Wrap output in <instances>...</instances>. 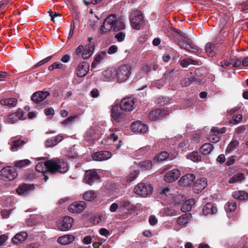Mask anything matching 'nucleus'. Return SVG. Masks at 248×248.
<instances>
[{
	"instance_id": "6",
	"label": "nucleus",
	"mask_w": 248,
	"mask_h": 248,
	"mask_svg": "<svg viewBox=\"0 0 248 248\" xmlns=\"http://www.w3.org/2000/svg\"><path fill=\"white\" fill-rule=\"evenodd\" d=\"M17 175L15 169L11 167H6L1 170L0 178L4 181H12L16 177Z\"/></svg>"
},
{
	"instance_id": "26",
	"label": "nucleus",
	"mask_w": 248,
	"mask_h": 248,
	"mask_svg": "<svg viewBox=\"0 0 248 248\" xmlns=\"http://www.w3.org/2000/svg\"><path fill=\"white\" fill-rule=\"evenodd\" d=\"M22 111L21 110H18L15 113H12L8 115L7 118V121L8 123L13 124L21 119Z\"/></svg>"
},
{
	"instance_id": "19",
	"label": "nucleus",
	"mask_w": 248,
	"mask_h": 248,
	"mask_svg": "<svg viewBox=\"0 0 248 248\" xmlns=\"http://www.w3.org/2000/svg\"><path fill=\"white\" fill-rule=\"evenodd\" d=\"M50 95L48 92L38 91L34 93L31 97V99L35 103H39Z\"/></svg>"
},
{
	"instance_id": "5",
	"label": "nucleus",
	"mask_w": 248,
	"mask_h": 248,
	"mask_svg": "<svg viewBox=\"0 0 248 248\" xmlns=\"http://www.w3.org/2000/svg\"><path fill=\"white\" fill-rule=\"evenodd\" d=\"M152 190L153 188L150 184L143 183L138 184L134 189L136 194L144 197L151 194Z\"/></svg>"
},
{
	"instance_id": "22",
	"label": "nucleus",
	"mask_w": 248,
	"mask_h": 248,
	"mask_svg": "<svg viewBox=\"0 0 248 248\" xmlns=\"http://www.w3.org/2000/svg\"><path fill=\"white\" fill-rule=\"evenodd\" d=\"M34 186L32 185L23 184L19 186L16 189V192L20 195H27L29 192L33 189Z\"/></svg>"
},
{
	"instance_id": "27",
	"label": "nucleus",
	"mask_w": 248,
	"mask_h": 248,
	"mask_svg": "<svg viewBox=\"0 0 248 248\" xmlns=\"http://www.w3.org/2000/svg\"><path fill=\"white\" fill-rule=\"evenodd\" d=\"M27 236L28 234L26 232H21L15 235L12 238V241L15 244H18L25 241Z\"/></svg>"
},
{
	"instance_id": "9",
	"label": "nucleus",
	"mask_w": 248,
	"mask_h": 248,
	"mask_svg": "<svg viewBox=\"0 0 248 248\" xmlns=\"http://www.w3.org/2000/svg\"><path fill=\"white\" fill-rule=\"evenodd\" d=\"M27 141L22 140L17 137L12 138L8 143L10 145V149L12 152H16L22 148V146L26 143Z\"/></svg>"
},
{
	"instance_id": "43",
	"label": "nucleus",
	"mask_w": 248,
	"mask_h": 248,
	"mask_svg": "<svg viewBox=\"0 0 248 248\" xmlns=\"http://www.w3.org/2000/svg\"><path fill=\"white\" fill-rule=\"evenodd\" d=\"M239 144V142L237 140H232L228 145L226 152L228 153H231L236 149Z\"/></svg>"
},
{
	"instance_id": "34",
	"label": "nucleus",
	"mask_w": 248,
	"mask_h": 248,
	"mask_svg": "<svg viewBox=\"0 0 248 248\" xmlns=\"http://www.w3.org/2000/svg\"><path fill=\"white\" fill-rule=\"evenodd\" d=\"M0 104L9 107H14L17 104V100L14 98H4L1 100Z\"/></svg>"
},
{
	"instance_id": "7",
	"label": "nucleus",
	"mask_w": 248,
	"mask_h": 248,
	"mask_svg": "<svg viewBox=\"0 0 248 248\" xmlns=\"http://www.w3.org/2000/svg\"><path fill=\"white\" fill-rule=\"evenodd\" d=\"M125 114L122 112V110L118 105L114 106L111 109V117L115 123H119L124 119Z\"/></svg>"
},
{
	"instance_id": "1",
	"label": "nucleus",
	"mask_w": 248,
	"mask_h": 248,
	"mask_svg": "<svg viewBox=\"0 0 248 248\" xmlns=\"http://www.w3.org/2000/svg\"><path fill=\"white\" fill-rule=\"evenodd\" d=\"M69 169L67 163L63 159H51L45 162H39L36 166L35 170L39 172L45 173L46 171L54 174L64 173Z\"/></svg>"
},
{
	"instance_id": "10",
	"label": "nucleus",
	"mask_w": 248,
	"mask_h": 248,
	"mask_svg": "<svg viewBox=\"0 0 248 248\" xmlns=\"http://www.w3.org/2000/svg\"><path fill=\"white\" fill-rule=\"evenodd\" d=\"M100 176L95 170H87L85 172L84 181L89 185H92L94 183L98 182Z\"/></svg>"
},
{
	"instance_id": "16",
	"label": "nucleus",
	"mask_w": 248,
	"mask_h": 248,
	"mask_svg": "<svg viewBox=\"0 0 248 248\" xmlns=\"http://www.w3.org/2000/svg\"><path fill=\"white\" fill-rule=\"evenodd\" d=\"M168 111L163 109H155L151 111L149 115L150 120L152 121H156L160 119L164 118L166 115H168Z\"/></svg>"
},
{
	"instance_id": "44",
	"label": "nucleus",
	"mask_w": 248,
	"mask_h": 248,
	"mask_svg": "<svg viewBox=\"0 0 248 248\" xmlns=\"http://www.w3.org/2000/svg\"><path fill=\"white\" fill-rule=\"evenodd\" d=\"M95 132L92 128H89L85 134V138L89 141H92L95 139Z\"/></svg>"
},
{
	"instance_id": "53",
	"label": "nucleus",
	"mask_w": 248,
	"mask_h": 248,
	"mask_svg": "<svg viewBox=\"0 0 248 248\" xmlns=\"http://www.w3.org/2000/svg\"><path fill=\"white\" fill-rule=\"evenodd\" d=\"M120 205L125 209L129 210L132 208L130 202L127 200H124L120 202Z\"/></svg>"
},
{
	"instance_id": "50",
	"label": "nucleus",
	"mask_w": 248,
	"mask_h": 248,
	"mask_svg": "<svg viewBox=\"0 0 248 248\" xmlns=\"http://www.w3.org/2000/svg\"><path fill=\"white\" fill-rule=\"evenodd\" d=\"M63 67V64L59 62H55L51 65H50L48 69L49 71H52L54 69H62Z\"/></svg>"
},
{
	"instance_id": "31",
	"label": "nucleus",
	"mask_w": 248,
	"mask_h": 248,
	"mask_svg": "<svg viewBox=\"0 0 248 248\" xmlns=\"http://www.w3.org/2000/svg\"><path fill=\"white\" fill-rule=\"evenodd\" d=\"M180 65L183 68H186L190 64L197 65H199L198 61L191 58L184 59L180 61Z\"/></svg>"
},
{
	"instance_id": "17",
	"label": "nucleus",
	"mask_w": 248,
	"mask_h": 248,
	"mask_svg": "<svg viewBox=\"0 0 248 248\" xmlns=\"http://www.w3.org/2000/svg\"><path fill=\"white\" fill-rule=\"evenodd\" d=\"M86 207V203L83 201L75 202L69 205L68 210L71 213H79L83 211Z\"/></svg>"
},
{
	"instance_id": "46",
	"label": "nucleus",
	"mask_w": 248,
	"mask_h": 248,
	"mask_svg": "<svg viewBox=\"0 0 248 248\" xmlns=\"http://www.w3.org/2000/svg\"><path fill=\"white\" fill-rule=\"evenodd\" d=\"M243 116L242 114H236L232 116V119L229 121V123L232 124H236L241 122Z\"/></svg>"
},
{
	"instance_id": "36",
	"label": "nucleus",
	"mask_w": 248,
	"mask_h": 248,
	"mask_svg": "<svg viewBox=\"0 0 248 248\" xmlns=\"http://www.w3.org/2000/svg\"><path fill=\"white\" fill-rule=\"evenodd\" d=\"M245 179V176L243 173H237L230 178L229 183L235 184L239 183Z\"/></svg>"
},
{
	"instance_id": "52",
	"label": "nucleus",
	"mask_w": 248,
	"mask_h": 248,
	"mask_svg": "<svg viewBox=\"0 0 248 248\" xmlns=\"http://www.w3.org/2000/svg\"><path fill=\"white\" fill-rule=\"evenodd\" d=\"M125 37V32L124 31H119L115 34V37L119 42L123 41Z\"/></svg>"
},
{
	"instance_id": "42",
	"label": "nucleus",
	"mask_w": 248,
	"mask_h": 248,
	"mask_svg": "<svg viewBox=\"0 0 248 248\" xmlns=\"http://www.w3.org/2000/svg\"><path fill=\"white\" fill-rule=\"evenodd\" d=\"M103 76L107 79L110 80L115 78V72L111 69H108L102 72Z\"/></svg>"
},
{
	"instance_id": "28",
	"label": "nucleus",
	"mask_w": 248,
	"mask_h": 248,
	"mask_svg": "<svg viewBox=\"0 0 248 248\" xmlns=\"http://www.w3.org/2000/svg\"><path fill=\"white\" fill-rule=\"evenodd\" d=\"M195 203V201L193 199H190L186 201L182 205L181 211L186 212L191 210Z\"/></svg>"
},
{
	"instance_id": "30",
	"label": "nucleus",
	"mask_w": 248,
	"mask_h": 248,
	"mask_svg": "<svg viewBox=\"0 0 248 248\" xmlns=\"http://www.w3.org/2000/svg\"><path fill=\"white\" fill-rule=\"evenodd\" d=\"M191 215L190 214H185L179 217L177 220V223L181 226L185 225L190 220Z\"/></svg>"
},
{
	"instance_id": "18",
	"label": "nucleus",
	"mask_w": 248,
	"mask_h": 248,
	"mask_svg": "<svg viewBox=\"0 0 248 248\" xmlns=\"http://www.w3.org/2000/svg\"><path fill=\"white\" fill-rule=\"evenodd\" d=\"M180 171L178 169H173L167 172L164 176V180L167 183L172 182L177 180L180 176Z\"/></svg>"
},
{
	"instance_id": "51",
	"label": "nucleus",
	"mask_w": 248,
	"mask_h": 248,
	"mask_svg": "<svg viewBox=\"0 0 248 248\" xmlns=\"http://www.w3.org/2000/svg\"><path fill=\"white\" fill-rule=\"evenodd\" d=\"M190 158L194 162H198L201 159V156L198 152H193L190 155Z\"/></svg>"
},
{
	"instance_id": "49",
	"label": "nucleus",
	"mask_w": 248,
	"mask_h": 248,
	"mask_svg": "<svg viewBox=\"0 0 248 248\" xmlns=\"http://www.w3.org/2000/svg\"><path fill=\"white\" fill-rule=\"evenodd\" d=\"M77 116H70L67 119L62 121V124L64 125H70L74 123L75 120L77 118Z\"/></svg>"
},
{
	"instance_id": "61",
	"label": "nucleus",
	"mask_w": 248,
	"mask_h": 248,
	"mask_svg": "<svg viewBox=\"0 0 248 248\" xmlns=\"http://www.w3.org/2000/svg\"><path fill=\"white\" fill-rule=\"evenodd\" d=\"M149 222L151 225H155L157 223V219L154 215H151L149 217Z\"/></svg>"
},
{
	"instance_id": "55",
	"label": "nucleus",
	"mask_w": 248,
	"mask_h": 248,
	"mask_svg": "<svg viewBox=\"0 0 248 248\" xmlns=\"http://www.w3.org/2000/svg\"><path fill=\"white\" fill-rule=\"evenodd\" d=\"M246 128L245 125H241L235 129V134L241 136L246 133Z\"/></svg>"
},
{
	"instance_id": "56",
	"label": "nucleus",
	"mask_w": 248,
	"mask_h": 248,
	"mask_svg": "<svg viewBox=\"0 0 248 248\" xmlns=\"http://www.w3.org/2000/svg\"><path fill=\"white\" fill-rule=\"evenodd\" d=\"M141 166L144 170H150L152 168V163L151 161H145L141 163Z\"/></svg>"
},
{
	"instance_id": "29",
	"label": "nucleus",
	"mask_w": 248,
	"mask_h": 248,
	"mask_svg": "<svg viewBox=\"0 0 248 248\" xmlns=\"http://www.w3.org/2000/svg\"><path fill=\"white\" fill-rule=\"evenodd\" d=\"M107 55L105 51H102L98 54L92 63V67L95 68L102 60L107 58Z\"/></svg>"
},
{
	"instance_id": "4",
	"label": "nucleus",
	"mask_w": 248,
	"mask_h": 248,
	"mask_svg": "<svg viewBox=\"0 0 248 248\" xmlns=\"http://www.w3.org/2000/svg\"><path fill=\"white\" fill-rule=\"evenodd\" d=\"M131 26L136 30L140 29L143 24V16L141 12L138 10L132 11L129 16Z\"/></svg>"
},
{
	"instance_id": "45",
	"label": "nucleus",
	"mask_w": 248,
	"mask_h": 248,
	"mask_svg": "<svg viewBox=\"0 0 248 248\" xmlns=\"http://www.w3.org/2000/svg\"><path fill=\"white\" fill-rule=\"evenodd\" d=\"M236 207V203L232 201L228 202L225 206L226 212L234 211Z\"/></svg>"
},
{
	"instance_id": "39",
	"label": "nucleus",
	"mask_w": 248,
	"mask_h": 248,
	"mask_svg": "<svg viewBox=\"0 0 248 248\" xmlns=\"http://www.w3.org/2000/svg\"><path fill=\"white\" fill-rule=\"evenodd\" d=\"M97 196V193L95 191L90 190L86 191L83 195V198L87 201H92Z\"/></svg>"
},
{
	"instance_id": "54",
	"label": "nucleus",
	"mask_w": 248,
	"mask_h": 248,
	"mask_svg": "<svg viewBox=\"0 0 248 248\" xmlns=\"http://www.w3.org/2000/svg\"><path fill=\"white\" fill-rule=\"evenodd\" d=\"M220 66L225 68V67L232 66V60L231 59L223 60L220 62Z\"/></svg>"
},
{
	"instance_id": "21",
	"label": "nucleus",
	"mask_w": 248,
	"mask_h": 248,
	"mask_svg": "<svg viewBox=\"0 0 248 248\" xmlns=\"http://www.w3.org/2000/svg\"><path fill=\"white\" fill-rule=\"evenodd\" d=\"M195 179L194 174L188 173L182 176L179 180V183L181 186H187L190 185Z\"/></svg>"
},
{
	"instance_id": "3",
	"label": "nucleus",
	"mask_w": 248,
	"mask_h": 248,
	"mask_svg": "<svg viewBox=\"0 0 248 248\" xmlns=\"http://www.w3.org/2000/svg\"><path fill=\"white\" fill-rule=\"evenodd\" d=\"M132 68L127 64H123L118 66L115 69V78L118 82L121 83L126 81L131 74Z\"/></svg>"
},
{
	"instance_id": "41",
	"label": "nucleus",
	"mask_w": 248,
	"mask_h": 248,
	"mask_svg": "<svg viewBox=\"0 0 248 248\" xmlns=\"http://www.w3.org/2000/svg\"><path fill=\"white\" fill-rule=\"evenodd\" d=\"M174 42L179 45L182 48L186 49L188 51L189 48H190V45L191 44H189L184 40L180 41L178 38H175Z\"/></svg>"
},
{
	"instance_id": "62",
	"label": "nucleus",
	"mask_w": 248,
	"mask_h": 248,
	"mask_svg": "<svg viewBox=\"0 0 248 248\" xmlns=\"http://www.w3.org/2000/svg\"><path fill=\"white\" fill-rule=\"evenodd\" d=\"M84 46L83 45H79L76 50V53L78 56H82V53L84 49Z\"/></svg>"
},
{
	"instance_id": "63",
	"label": "nucleus",
	"mask_w": 248,
	"mask_h": 248,
	"mask_svg": "<svg viewBox=\"0 0 248 248\" xmlns=\"http://www.w3.org/2000/svg\"><path fill=\"white\" fill-rule=\"evenodd\" d=\"M8 239V236L6 234L0 235V246H3Z\"/></svg>"
},
{
	"instance_id": "32",
	"label": "nucleus",
	"mask_w": 248,
	"mask_h": 248,
	"mask_svg": "<svg viewBox=\"0 0 248 248\" xmlns=\"http://www.w3.org/2000/svg\"><path fill=\"white\" fill-rule=\"evenodd\" d=\"M213 144L210 143L203 144L200 148V152L204 155L210 154L214 149Z\"/></svg>"
},
{
	"instance_id": "47",
	"label": "nucleus",
	"mask_w": 248,
	"mask_h": 248,
	"mask_svg": "<svg viewBox=\"0 0 248 248\" xmlns=\"http://www.w3.org/2000/svg\"><path fill=\"white\" fill-rule=\"evenodd\" d=\"M31 161L28 159H24L15 162V166L19 168L25 167L30 164Z\"/></svg>"
},
{
	"instance_id": "8",
	"label": "nucleus",
	"mask_w": 248,
	"mask_h": 248,
	"mask_svg": "<svg viewBox=\"0 0 248 248\" xmlns=\"http://www.w3.org/2000/svg\"><path fill=\"white\" fill-rule=\"evenodd\" d=\"M226 132V128L222 127L219 128L214 127L210 131V134L208 137V140L210 142H218L220 139V134H223Z\"/></svg>"
},
{
	"instance_id": "13",
	"label": "nucleus",
	"mask_w": 248,
	"mask_h": 248,
	"mask_svg": "<svg viewBox=\"0 0 248 248\" xmlns=\"http://www.w3.org/2000/svg\"><path fill=\"white\" fill-rule=\"evenodd\" d=\"M207 182L205 178H201L196 180L193 186V190L194 193H201L207 186Z\"/></svg>"
},
{
	"instance_id": "23",
	"label": "nucleus",
	"mask_w": 248,
	"mask_h": 248,
	"mask_svg": "<svg viewBox=\"0 0 248 248\" xmlns=\"http://www.w3.org/2000/svg\"><path fill=\"white\" fill-rule=\"evenodd\" d=\"M75 236L71 234H66L58 238V242L63 245H68L75 240Z\"/></svg>"
},
{
	"instance_id": "2",
	"label": "nucleus",
	"mask_w": 248,
	"mask_h": 248,
	"mask_svg": "<svg viewBox=\"0 0 248 248\" xmlns=\"http://www.w3.org/2000/svg\"><path fill=\"white\" fill-rule=\"evenodd\" d=\"M125 25L121 18L112 14L108 16L104 20L101 26L100 31L101 33H106L112 31L115 32L124 30Z\"/></svg>"
},
{
	"instance_id": "48",
	"label": "nucleus",
	"mask_w": 248,
	"mask_h": 248,
	"mask_svg": "<svg viewBox=\"0 0 248 248\" xmlns=\"http://www.w3.org/2000/svg\"><path fill=\"white\" fill-rule=\"evenodd\" d=\"M171 99L168 97H162L158 99V103L160 106H164L169 104L170 103Z\"/></svg>"
},
{
	"instance_id": "14",
	"label": "nucleus",
	"mask_w": 248,
	"mask_h": 248,
	"mask_svg": "<svg viewBox=\"0 0 248 248\" xmlns=\"http://www.w3.org/2000/svg\"><path fill=\"white\" fill-rule=\"evenodd\" d=\"M89 63L86 62L79 63L76 70L77 76L79 78L85 77L89 72Z\"/></svg>"
},
{
	"instance_id": "59",
	"label": "nucleus",
	"mask_w": 248,
	"mask_h": 248,
	"mask_svg": "<svg viewBox=\"0 0 248 248\" xmlns=\"http://www.w3.org/2000/svg\"><path fill=\"white\" fill-rule=\"evenodd\" d=\"M118 50V47L116 45H112L110 46L108 50V53L109 54H112L116 53Z\"/></svg>"
},
{
	"instance_id": "11",
	"label": "nucleus",
	"mask_w": 248,
	"mask_h": 248,
	"mask_svg": "<svg viewBox=\"0 0 248 248\" xmlns=\"http://www.w3.org/2000/svg\"><path fill=\"white\" fill-rule=\"evenodd\" d=\"M74 222L73 218L70 217H64L62 220H60L58 228L62 231H67L71 228Z\"/></svg>"
},
{
	"instance_id": "58",
	"label": "nucleus",
	"mask_w": 248,
	"mask_h": 248,
	"mask_svg": "<svg viewBox=\"0 0 248 248\" xmlns=\"http://www.w3.org/2000/svg\"><path fill=\"white\" fill-rule=\"evenodd\" d=\"M190 48H189L188 51L193 53H200L202 51L198 48V47L193 45L192 44H190Z\"/></svg>"
},
{
	"instance_id": "20",
	"label": "nucleus",
	"mask_w": 248,
	"mask_h": 248,
	"mask_svg": "<svg viewBox=\"0 0 248 248\" xmlns=\"http://www.w3.org/2000/svg\"><path fill=\"white\" fill-rule=\"evenodd\" d=\"M131 129L134 132H137L140 133H145L148 131L147 126L140 122H133L131 125Z\"/></svg>"
},
{
	"instance_id": "24",
	"label": "nucleus",
	"mask_w": 248,
	"mask_h": 248,
	"mask_svg": "<svg viewBox=\"0 0 248 248\" xmlns=\"http://www.w3.org/2000/svg\"><path fill=\"white\" fill-rule=\"evenodd\" d=\"M63 140V137L62 135H58L57 136L50 138L45 141V145L46 147H50L57 145L59 142Z\"/></svg>"
},
{
	"instance_id": "15",
	"label": "nucleus",
	"mask_w": 248,
	"mask_h": 248,
	"mask_svg": "<svg viewBox=\"0 0 248 248\" xmlns=\"http://www.w3.org/2000/svg\"><path fill=\"white\" fill-rule=\"evenodd\" d=\"M111 153L108 151H101L93 153L92 158L96 161L107 160L111 157Z\"/></svg>"
},
{
	"instance_id": "64",
	"label": "nucleus",
	"mask_w": 248,
	"mask_h": 248,
	"mask_svg": "<svg viewBox=\"0 0 248 248\" xmlns=\"http://www.w3.org/2000/svg\"><path fill=\"white\" fill-rule=\"evenodd\" d=\"M44 112L47 116L53 115L54 114V110L52 108L45 109L44 110Z\"/></svg>"
},
{
	"instance_id": "33",
	"label": "nucleus",
	"mask_w": 248,
	"mask_h": 248,
	"mask_svg": "<svg viewBox=\"0 0 248 248\" xmlns=\"http://www.w3.org/2000/svg\"><path fill=\"white\" fill-rule=\"evenodd\" d=\"M232 197L238 200H245L248 198V194L244 191H235L232 193Z\"/></svg>"
},
{
	"instance_id": "25",
	"label": "nucleus",
	"mask_w": 248,
	"mask_h": 248,
	"mask_svg": "<svg viewBox=\"0 0 248 248\" xmlns=\"http://www.w3.org/2000/svg\"><path fill=\"white\" fill-rule=\"evenodd\" d=\"M217 209L211 203H208L204 206L202 209V212L204 215H213L216 214Z\"/></svg>"
},
{
	"instance_id": "12",
	"label": "nucleus",
	"mask_w": 248,
	"mask_h": 248,
	"mask_svg": "<svg viewBox=\"0 0 248 248\" xmlns=\"http://www.w3.org/2000/svg\"><path fill=\"white\" fill-rule=\"evenodd\" d=\"M134 100L130 97L125 98L120 102V108L125 111H131L134 109Z\"/></svg>"
},
{
	"instance_id": "38",
	"label": "nucleus",
	"mask_w": 248,
	"mask_h": 248,
	"mask_svg": "<svg viewBox=\"0 0 248 248\" xmlns=\"http://www.w3.org/2000/svg\"><path fill=\"white\" fill-rule=\"evenodd\" d=\"M93 49L92 46L88 45L85 46L82 56L83 59H87L90 58L93 53Z\"/></svg>"
},
{
	"instance_id": "57",
	"label": "nucleus",
	"mask_w": 248,
	"mask_h": 248,
	"mask_svg": "<svg viewBox=\"0 0 248 248\" xmlns=\"http://www.w3.org/2000/svg\"><path fill=\"white\" fill-rule=\"evenodd\" d=\"M51 58H52V57L50 56H48V57H46V58L41 60V61L38 62V63H37L34 65V68H37V67L45 64V63L49 61Z\"/></svg>"
},
{
	"instance_id": "60",
	"label": "nucleus",
	"mask_w": 248,
	"mask_h": 248,
	"mask_svg": "<svg viewBox=\"0 0 248 248\" xmlns=\"http://www.w3.org/2000/svg\"><path fill=\"white\" fill-rule=\"evenodd\" d=\"M165 214L168 216H174L176 215V211L173 209L167 208L165 210Z\"/></svg>"
},
{
	"instance_id": "40",
	"label": "nucleus",
	"mask_w": 248,
	"mask_h": 248,
	"mask_svg": "<svg viewBox=\"0 0 248 248\" xmlns=\"http://www.w3.org/2000/svg\"><path fill=\"white\" fill-rule=\"evenodd\" d=\"M197 79L196 78L192 77L190 78H184L181 80V85L182 87H188L189 86L191 83L193 82H197Z\"/></svg>"
},
{
	"instance_id": "35",
	"label": "nucleus",
	"mask_w": 248,
	"mask_h": 248,
	"mask_svg": "<svg viewBox=\"0 0 248 248\" xmlns=\"http://www.w3.org/2000/svg\"><path fill=\"white\" fill-rule=\"evenodd\" d=\"M206 52L209 57H213L216 54L215 46L212 43H207L205 47Z\"/></svg>"
},
{
	"instance_id": "37",
	"label": "nucleus",
	"mask_w": 248,
	"mask_h": 248,
	"mask_svg": "<svg viewBox=\"0 0 248 248\" xmlns=\"http://www.w3.org/2000/svg\"><path fill=\"white\" fill-rule=\"evenodd\" d=\"M169 157H170L171 159H173L175 157V155H170L168 152L163 151L161 152L159 154L156 155L155 158L157 159L158 161H163L167 159Z\"/></svg>"
}]
</instances>
